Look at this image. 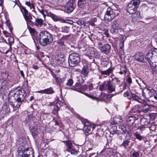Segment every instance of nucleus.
Wrapping results in <instances>:
<instances>
[{
    "label": "nucleus",
    "instance_id": "obj_22",
    "mask_svg": "<svg viewBox=\"0 0 157 157\" xmlns=\"http://www.w3.org/2000/svg\"><path fill=\"white\" fill-rule=\"evenodd\" d=\"M64 143H65L67 147V148L66 149V151H70V150L72 149L73 146L72 143L71 141L70 140H67V141H63Z\"/></svg>",
    "mask_w": 157,
    "mask_h": 157
},
{
    "label": "nucleus",
    "instance_id": "obj_10",
    "mask_svg": "<svg viewBox=\"0 0 157 157\" xmlns=\"http://www.w3.org/2000/svg\"><path fill=\"white\" fill-rule=\"evenodd\" d=\"M135 59L140 63L144 62V56L142 52H136L134 56Z\"/></svg>",
    "mask_w": 157,
    "mask_h": 157
},
{
    "label": "nucleus",
    "instance_id": "obj_24",
    "mask_svg": "<svg viewBox=\"0 0 157 157\" xmlns=\"http://www.w3.org/2000/svg\"><path fill=\"white\" fill-rule=\"evenodd\" d=\"M119 52L121 55H123L124 54V42L120 41L119 43Z\"/></svg>",
    "mask_w": 157,
    "mask_h": 157
},
{
    "label": "nucleus",
    "instance_id": "obj_43",
    "mask_svg": "<svg viewBox=\"0 0 157 157\" xmlns=\"http://www.w3.org/2000/svg\"><path fill=\"white\" fill-rule=\"evenodd\" d=\"M58 44L61 46H63L65 45L64 41L62 40L61 38L60 39H59L57 41Z\"/></svg>",
    "mask_w": 157,
    "mask_h": 157
},
{
    "label": "nucleus",
    "instance_id": "obj_26",
    "mask_svg": "<svg viewBox=\"0 0 157 157\" xmlns=\"http://www.w3.org/2000/svg\"><path fill=\"white\" fill-rule=\"evenodd\" d=\"M86 0H78V6L80 8H82L85 6Z\"/></svg>",
    "mask_w": 157,
    "mask_h": 157
},
{
    "label": "nucleus",
    "instance_id": "obj_36",
    "mask_svg": "<svg viewBox=\"0 0 157 157\" xmlns=\"http://www.w3.org/2000/svg\"><path fill=\"white\" fill-rule=\"evenodd\" d=\"M5 23L7 26L8 27L10 32L11 33H12V30L13 29V28L12 27L11 23L10 22V20H6L5 22Z\"/></svg>",
    "mask_w": 157,
    "mask_h": 157
},
{
    "label": "nucleus",
    "instance_id": "obj_4",
    "mask_svg": "<svg viewBox=\"0 0 157 157\" xmlns=\"http://www.w3.org/2000/svg\"><path fill=\"white\" fill-rule=\"evenodd\" d=\"M116 86L113 85L110 80L105 81L102 84L100 85L99 90L103 91L106 90L108 93H111L115 91Z\"/></svg>",
    "mask_w": 157,
    "mask_h": 157
},
{
    "label": "nucleus",
    "instance_id": "obj_57",
    "mask_svg": "<svg viewBox=\"0 0 157 157\" xmlns=\"http://www.w3.org/2000/svg\"><path fill=\"white\" fill-rule=\"evenodd\" d=\"M116 94H107L106 95V98L107 99H110L113 96L115 95Z\"/></svg>",
    "mask_w": 157,
    "mask_h": 157
},
{
    "label": "nucleus",
    "instance_id": "obj_55",
    "mask_svg": "<svg viewBox=\"0 0 157 157\" xmlns=\"http://www.w3.org/2000/svg\"><path fill=\"white\" fill-rule=\"evenodd\" d=\"M71 34L67 35H63L62 37V40H63L64 41L68 39L69 37L71 36Z\"/></svg>",
    "mask_w": 157,
    "mask_h": 157
},
{
    "label": "nucleus",
    "instance_id": "obj_14",
    "mask_svg": "<svg viewBox=\"0 0 157 157\" xmlns=\"http://www.w3.org/2000/svg\"><path fill=\"white\" fill-rule=\"evenodd\" d=\"M101 51L106 54H108L110 53L111 51V46L108 44L103 45V47L101 49Z\"/></svg>",
    "mask_w": 157,
    "mask_h": 157
},
{
    "label": "nucleus",
    "instance_id": "obj_61",
    "mask_svg": "<svg viewBox=\"0 0 157 157\" xmlns=\"http://www.w3.org/2000/svg\"><path fill=\"white\" fill-rule=\"evenodd\" d=\"M108 29H105L104 32V34L107 37H109V34L108 33Z\"/></svg>",
    "mask_w": 157,
    "mask_h": 157
},
{
    "label": "nucleus",
    "instance_id": "obj_46",
    "mask_svg": "<svg viewBox=\"0 0 157 157\" xmlns=\"http://www.w3.org/2000/svg\"><path fill=\"white\" fill-rule=\"evenodd\" d=\"M49 16L51 17L53 20H60L58 17L53 13H51L49 14Z\"/></svg>",
    "mask_w": 157,
    "mask_h": 157
},
{
    "label": "nucleus",
    "instance_id": "obj_38",
    "mask_svg": "<svg viewBox=\"0 0 157 157\" xmlns=\"http://www.w3.org/2000/svg\"><path fill=\"white\" fill-rule=\"evenodd\" d=\"M154 61H151V63H149L151 66L157 68V59H154Z\"/></svg>",
    "mask_w": 157,
    "mask_h": 157
},
{
    "label": "nucleus",
    "instance_id": "obj_40",
    "mask_svg": "<svg viewBox=\"0 0 157 157\" xmlns=\"http://www.w3.org/2000/svg\"><path fill=\"white\" fill-rule=\"evenodd\" d=\"M75 8H73V7L69 6H66V12L68 13H70L72 12Z\"/></svg>",
    "mask_w": 157,
    "mask_h": 157
},
{
    "label": "nucleus",
    "instance_id": "obj_51",
    "mask_svg": "<svg viewBox=\"0 0 157 157\" xmlns=\"http://www.w3.org/2000/svg\"><path fill=\"white\" fill-rule=\"evenodd\" d=\"M87 88H88V86L86 85L82 86L81 87V88H80V92H79L82 93V90L85 91V90H87Z\"/></svg>",
    "mask_w": 157,
    "mask_h": 157
},
{
    "label": "nucleus",
    "instance_id": "obj_60",
    "mask_svg": "<svg viewBox=\"0 0 157 157\" xmlns=\"http://www.w3.org/2000/svg\"><path fill=\"white\" fill-rule=\"evenodd\" d=\"M56 80L57 84H59L60 85H61L62 82V81L61 79L60 78L58 77Z\"/></svg>",
    "mask_w": 157,
    "mask_h": 157
},
{
    "label": "nucleus",
    "instance_id": "obj_33",
    "mask_svg": "<svg viewBox=\"0 0 157 157\" xmlns=\"http://www.w3.org/2000/svg\"><path fill=\"white\" fill-rule=\"evenodd\" d=\"M151 52L155 59H157V49L155 48L151 49Z\"/></svg>",
    "mask_w": 157,
    "mask_h": 157
},
{
    "label": "nucleus",
    "instance_id": "obj_7",
    "mask_svg": "<svg viewBox=\"0 0 157 157\" xmlns=\"http://www.w3.org/2000/svg\"><path fill=\"white\" fill-rule=\"evenodd\" d=\"M119 23L117 20H114L111 24V32L113 34H117L119 33V30L121 32L122 30V29L119 28Z\"/></svg>",
    "mask_w": 157,
    "mask_h": 157
},
{
    "label": "nucleus",
    "instance_id": "obj_8",
    "mask_svg": "<svg viewBox=\"0 0 157 157\" xmlns=\"http://www.w3.org/2000/svg\"><path fill=\"white\" fill-rule=\"evenodd\" d=\"M95 127V126L94 125L90 124L88 120H86L85 122L84 123L83 130L85 133L90 134L91 132V131L92 130L93 131Z\"/></svg>",
    "mask_w": 157,
    "mask_h": 157
},
{
    "label": "nucleus",
    "instance_id": "obj_47",
    "mask_svg": "<svg viewBox=\"0 0 157 157\" xmlns=\"http://www.w3.org/2000/svg\"><path fill=\"white\" fill-rule=\"evenodd\" d=\"M131 98L133 100L139 101V100L140 99L135 94H132Z\"/></svg>",
    "mask_w": 157,
    "mask_h": 157
},
{
    "label": "nucleus",
    "instance_id": "obj_48",
    "mask_svg": "<svg viewBox=\"0 0 157 157\" xmlns=\"http://www.w3.org/2000/svg\"><path fill=\"white\" fill-rule=\"evenodd\" d=\"M135 135L136 138L140 140H141L144 139V137L143 136H141L138 133H136Z\"/></svg>",
    "mask_w": 157,
    "mask_h": 157
},
{
    "label": "nucleus",
    "instance_id": "obj_2",
    "mask_svg": "<svg viewBox=\"0 0 157 157\" xmlns=\"http://www.w3.org/2000/svg\"><path fill=\"white\" fill-rule=\"evenodd\" d=\"M36 40H39L40 44L42 46H45L49 44L53 40L52 35L48 31H42L36 38Z\"/></svg>",
    "mask_w": 157,
    "mask_h": 157
},
{
    "label": "nucleus",
    "instance_id": "obj_63",
    "mask_svg": "<svg viewBox=\"0 0 157 157\" xmlns=\"http://www.w3.org/2000/svg\"><path fill=\"white\" fill-rule=\"evenodd\" d=\"M76 21V22L78 25H83L84 23V20H78Z\"/></svg>",
    "mask_w": 157,
    "mask_h": 157
},
{
    "label": "nucleus",
    "instance_id": "obj_50",
    "mask_svg": "<svg viewBox=\"0 0 157 157\" xmlns=\"http://www.w3.org/2000/svg\"><path fill=\"white\" fill-rule=\"evenodd\" d=\"M84 81L82 78H77V82H76L79 84H82L84 82Z\"/></svg>",
    "mask_w": 157,
    "mask_h": 157
},
{
    "label": "nucleus",
    "instance_id": "obj_19",
    "mask_svg": "<svg viewBox=\"0 0 157 157\" xmlns=\"http://www.w3.org/2000/svg\"><path fill=\"white\" fill-rule=\"evenodd\" d=\"M65 60V56L63 54H60L59 56L56 59V63L59 64L63 63L64 62Z\"/></svg>",
    "mask_w": 157,
    "mask_h": 157
},
{
    "label": "nucleus",
    "instance_id": "obj_9",
    "mask_svg": "<svg viewBox=\"0 0 157 157\" xmlns=\"http://www.w3.org/2000/svg\"><path fill=\"white\" fill-rule=\"evenodd\" d=\"M116 16L115 12L110 7H108L104 17V20H112Z\"/></svg>",
    "mask_w": 157,
    "mask_h": 157
},
{
    "label": "nucleus",
    "instance_id": "obj_3",
    "mask_svg": "<svg viewBox=\"0 0 157 157\" xmlns=\"http://www.w3.org/2000/svg\"><path fill=\"white\" fill-rule=\"evenodd\" d=\"M137 120L136 117L133 116H128L126 118L127 124H122L119 126V128L125 133H128V132L133 129V125Z\"/></svg>",
    "mask_w": 157,
    "mask_h": 157
},
{
    "label": "nucleus",
    "instance_id": "obj_53",
    "mask_svg": "<svg viewBox=\"0 0 157 157\" xmlns=\"http://www.w3.org/2000/svg\"><path fill=\"white\" fill-rule=\"evenodd\" d=\"M62 22H65L70 24L71 25H74L73 23H75V22H74L72 20H62Z\"/></svg>",
    "mask_w": 157,
    "mask_h": 157
},
{
    "label": "nucleus",
    "instance_id": "obj_37",
    "mask_svg": "<svg viewBox=\"0 0 157 157\" xmlns=\"http://www.w3.org/2000/svg\"><path fill=\"white\" fill-rule=\"evenodd\" d=\"M9 74L6 72H3L2 73V78L4 80H7V79H9L8 76Z\"/></svg>",
    "mask_w": 157,
    "mask_h": 157
},
{
    "label": "nucleus",
    "instance_id": "obj_32",
    "mask_svg": "<svg viewBox=\"0 0 157 157\" xmlns=\"http://www.w3.org/2000/svg\"><path fill=\"white\" fill-rule=\"evenodd\" d=\"M130 141L128 140H124L122 143L120 145V147H124L126 149L127 147L129 145Z\"/></svg>",
    "mask_w": 157,
    "mask_h": 157
},
{
    "label": "nucleus",
    "instance_id": "obj_35",
    "mask_svg": "<svg viewBox=\"0 0 157 157\" xmlns=\"http://www.w3.org/2000/svg\"><path fill=\"white\" fill-rule=\"evenodd\" d=\"M106 94L103 92H101V94L99 95L100 98H97L98 99V101H103V98L105 97H106Z\"/></svg>",
    "mask_w": 157,
    "mask_h": 157
},
{
    "label": "nucleus",
    "instance_id": "obj_16",
    "mask_svg": "<svg viewBox=\"0 0 157 157\" xmlns=\"http://www.w3.org/2000/svg\"><path fill=\"white\" fill-rule=\"evenodd\" d=\"M28 28L33 40H34V38L36 40V38L38 36H37V32L35 29L32 28L29 26H28Z\"/></svg>",
    "mask_w": 157,
    "mask_h": 157
},
{
    "label": "nucleus",
    "instance_id": "obj_6",
    "mask_svg": "<svg viewBox=\"0 0 157 157\" xmlns=\"http://www.w3.org/2000/svg\"><path fill=\"white\" fill-rule=\"evenodd\" d=\"M156 92L153 89H149L145 88L142 91V95L146 99H148L153 96Z\"/></svg>",
    "mask_w": 157,
    "mask_h": 157
},
{
    "label": "nucleus",
    "instance_id": "obj_64",
    "mask_svg": "<svg viewBox=\"0 0 157 157\" xmlns=\"http://www.w3.org/2000/svg\"><path fill=\"white\" fill-rule=\"evenodd\" d=\"M126 36L125 35H124L122 36L121 38L120 41L122 42H124L125 40L126 39Z\"/></svg>",
    "mask_w": 157,
    "mask_h": 157
},
{
    "label": "nucleus",
    "instance_id": "obj_30",
    "mask_svg": "<svg viewBox=\"0 0 157 157\" xmlns=\"http://www.w3.org/2000/svg\"><path fill=\"white\" fill-rule=\"evenodd\" d=\"M76 0H70L67 3V6H71L75 8L76 6L75 5Z\"/></svg>",
    "mask_w": 157,
    "mask_h": 157
},
{
    "label": "nucleus",
    "instance_id": "obj_11",
    "mask_svg": "<svg viewBox=\"0 0 157 157\" xmlns=\"http://www.w3.org/2000/svg\"><path fill=\"white\" fill-rule=\"evenodd\" d=\"M34 151L33 148L31 147L25 148V150L24 151L22 156H34Z\"/></svg>",
    "mask_w": 157,
    "mask_h": 157
},
{
    "label": "nucleus",
    "instance_id": "obj_5",
    "mask_svg": "<svg viewBox=\"0 0 157 157\" xmlns=\"http://www.w3.org/2000/svg\"><path fill=\"white\" fill-rule=\"evenodd\" d=\"M80 58L79 54L73 53L70 54L68 57V63L71 67H74L77 66L80 61Z\"/></svg>",
    "mask_w": 157,
    "mask_h": 157
},
{
    "label": "nucleus",
    "instance_id": "obj_1",
    "mask_svg": "<svg viewBox=\"0 0 157 157\" xmlns=\"http://www.w3.org/2000/svg\"><path fill=\"white\" fill-rule=\"evenodd\" d=\"M10 91L8 95V103L5 102L2 104L0 110V119H3L7 114L12 110L13 111L15 108H19L25 100L26 96L25 91L23 89Z\"/></svg>",
    "mask_w": 157,
    "mask_h": 157
},
{
    "label": "nucleus",
    "instance_id": "obj_44",
    "mask_svg": "<svg viewBox=\"0 0 157 157\" xmlns=\"http://www.w3.org/2000/svg\"><path fill=\"white\" fill-rule=\"evenodd\" d=\"M82 93L84 94L86 96L91 98V99H92L94 100H96L97 101H98V99L97 98H95L91 95H90L87 93H85L84 92H82Z\"/></svg>",
    "mask_w": 157,
    "mask_h": 157
},
{
    "label": "nucleus",
    "instance_id": "obj_58",
    "mask_svg": "<svg viewBox=\"0 0 157 157\" xmlns=\"http://www.w3.org/2000/svg\"><path fill=\"white\" fill-rule=\"evenodd\" d=\"M73 83V81L72 79H70L68 80V82H67V85L69 86L72 85Z\"/></svg>",
    "mask_w": 157,
    "mask_h": 157
},
{
    "label": "nucleus",
    "instance_id": "obj_27",
    "mask_svg": "<svg viewBox=\"0 0 157 157\" xmlns=\"http://www.w3.org/2000/svg\"><path fill=\"white\" fill-rule=\"evenodd\" d=\"M137 7L134 6L133 7L127 8V11L128 13L133 14L137 11Z\"/></svg>",
    "mask_w": 157,
    "mask_h": 157
},
{
    "label": "nucleus",
    "instance_id": "obj_34",
    "mask_svg": "<svg viewBox=\"0 0 157 157\" xmlns=\"http://www.w3.org/2000/svg\"><path fill=\"white\" fill-rule=\"evenodd\" d=\"M117 126L114 125L110 129V133L112 134L117 133Z\"/></svg>",
    "mask_w": 157,
    "mask_h": 157
},
{
    "label": "nucleus",
    "instance_id": "obj_62",
    "mask_svg": "<svg viewBox=\"0 0 157 157\" xmlns=\"http://www.w3.org/2000/svg\"><path fill=\"white\" fill-rule=\"evenodd\" d=\"M135 6L132 3V2L131 1L128 5L127 8H129L133 7Z\"/></svg>",
    "mask_w": 157,
    "mask_h": 157
},
{
    "label": "nucleus",
    "instance_id": "obj_21",
    "mask_svg": "<svg viewBox=\"0 0 157 157\" xmlns=\"http://www.w3.org/2000/svg\"><path fill=\"white\" fill-rule=\"evenodd\" d=\"M30 131L33 136L34 137H35L36 136L38 133L37 126L35 125L32 126L31 128Z\"/></svg>",
    "mask_w": 157,
    "mask_h": 157
},
{
    "label": "nucleus",
    "instance_id": "obj_12",
    "mask_svg": "<svg viewBox=\"0 0 157 157\" xmlns=\"http://www.w3.org/2000/svg\"><path fill=\"white\" fill-rule=\"evenodd\" d=\"M20 6H19V7L24 18L25 20H29L28 19L30 15V13L28 12L25 7L22 6L21 4H20Z\"/></svg>",
    "mask_w": 157,
    "mask_h": 157
},
{
    "label": "nucleus",
    "instance_id": "obj_20",
    "mask_svg": "<svg viewBox=\"0 0 157 157\" xmlns=\"http://www.w3.org/2000/svg\"><path fill=\"white\" fill-rule=\"evenodd\" d=\"M9 86V82L7 80L2 81L1 84L0 86V89H4L6 90L7 89Z\"/></svg>",
    "mask_w": 157,
    "mask_h": 157
},
{
    "label": "nucleus",
    "instance_id": "obj_23",
    "mask_svg": "<svg viewBox=\"0 0 157 157\" xmlns=\"http://www.w3.org/2000/svg\"><path fill=\"white\" fill-rule=\"evenodd\" d=\"M115 124H118L123 122L122 117L120 116L115 117L113 118Z\"/></svg>",
    "mask_w": 157,
    "mask_h": 157
},
{
    "label": "nucleus",
    "instance_id": "obj_41",
    "mask_svg": "<svg viewBox=\"0 0 157 157\" xmlns=\"http://www.w3.org/2000/svg\"><path fill=\"white\" fill-rule=\"evenodd\" d=\"M61 31L63 32L68 33L69 31V28L67 26H64L62 27Z\"/></svg>",
    "mask_w": 157,
    "mask_h": 157
},
{
    "label": "nucleus",
    "instance_id": "obj_18",
    "mask_svg": "<svg viewBox=\"0 0 157 157\" xmlns=\"http://www.w3.org/2000/svg\"><path fill=\"white\" fill-rule=\"evenodd\" d=\"M145 58L149 63H151V61H154L155 59L154 57H153V55L150 50L146 54L145 56Z\"/></svg>",
    "mask_w": 157,
    "mask_h": 157
},
{
    "label": "nucleus",
    "instance_id": "obj_39",
    "mask_svg": "<svg viewBox=\"0 0 157 157\" xmlns=\"http://www.w3.org/2000/svg\"><path fill=\"white\" fill-rule=\"evenodd\" d=\"M46 94H51L54 93V91L53 90L52 87L46 89Z\"/></svg>",
    "mask_w": 157,
    "mask_h": 157
},
{
    "label": "nucleus",
    "instance_id": "obj_29",
    "mask_svg": "<svg viewBox=\"0 0 157 157\" xmlns=\"http://www.w3.org/2000/svg\"><path fill=\"white\" fill-rule=\"evenodd\" d=\"M82 86V84H79L76 82L75 86H73L72 89L78 92H80V88H81Z\"/></svg>",
    "mask_w": 157,
    "mask_h": 157
},
{
    "label": "nucleus",
    "instance_id": "obj_17",
    "mask_svg": "<svg viewBox=\"0 0 157 157\" xmlns=\"http://www.w3.org/2000/svg\"><path fill=\"white\" fill-rule=\"evenodd\" d=\"M89 73V68L88 66L85 64L84 65L82 68L81 71V74L83 75L85 77H87Z\"/></svg>",
    "mask_w": 157,
    "mask_h": 157
},
{
    "label": "nucleus",
    "instance_id": "obj_31",
    "mask_svg": "<svg viewBox=\"0 0 157 157\" xmlns=\"http://www.w3.org/2000/svg\"><path fill=\"white\" fill-rule=\"evenodd\" d=\"M113 69L112 68H109L106 70L101 71V73L102 75H108L111 73Z\"/></svg>",
    "mask_w": 157,
    "mask_h": 157
},
{
    "label": "nucleus",
    "instance_id": "obj_13",
    "mask_svg": "<svg viewBox=\"0 0 157 157\" xmlns=\"http://www.w3.org/2000/svg\"><path fill=\"white\" fill-rule=\"evenodd\" d=\"M153 108V106L152 105L147 104H143L141 106V111L145 113L151 111Z\"/></svg>",
    "mask_w": 157,
    "mask_h": 157
},
{
    "label": "nucleus",
    "instance_id": "obj_56",
    "mask_svg": "<svg viewBox=\"0 0 157 157\" xmlns=\"http://www.w3.org/2000/svg\"><path fill=\"white\" fill-rule=\"evenodd\" d=\"M124 96L125 97H127V98L129 99H130L131 98V96L132 94H129L128 92H126L124 94Z\"/></svg>",
    "mask_w": 157,
    "mask_h": 157
},
{
    "label": "nucleus",
    "instance_id": "obj_45",
    "mask_svg": "<svg viewBox=\"0 0 157 157\" xmlns=\"http://www.w3.org/2000/svg\"><path fill=\"white\" fill-rule=\"evenodd\" d=\"M133 15V16L135 17L136 19L137 18L141 19L140 17V13L139 12H137L136 11Z\"/></svg>",
    "mask_w": 157,
    "mask_h": 157
},
{
    "label": "nucleus",
    "instance_id": "obj_28",
    "mask_svg": "<svg viewBox=\"0 0 157 157\" xmlns=\"http://www.w3.org/2000/svg\"><path fill=\"white\" fill-rule=\"evenodd\" d=\"M8 44L10 45V48L11 49V46L13 44L14 42V38L11 36H9L8 40Z\"/></svg>",
    "mask_w": 157,
    "mask_h": 157
},
{
    "label": "nucleus",
    "instance_id": "obj_15",
    "mask_svg": "<svg viewBox=\"0 0 157 157\" xmlns=\"http://www.w3.org/2000/svg\"><path fill=\"white\" fill-rule=\"evenodd\" d=\"M26 23L27 25V27L29 26L28 25H36L37 26H41L43 24V20H35L34 22H32L31 20H26Z\"/></svg>",
    "mask_w": 157,
    "mask_h": 157
},
{
    "label": "nucleus",
    "instance_id": "obj_59",
    "mask_svg": "<svg viewBox=\"0 0 157 157\" xmlns=\"http://www.w3.org/2000/svg\"><path fill=\"white\" fill-rule=\"evenodd\" d=\"M112 81H115L116 84L118 85L120 83V81L116 77L112 79Z\"/></svg>",
    "mask_w": 157,
    "mask_h": 157
},
{
    "label": "nucleus",
    "instance_id": "obj_49",
    "mask_svg": "<svg viewBox=\"0 0 157 157\" xmlns=\"http://www.w3.org/2000/svg\"><path fill=\"white\" fill-rule=\"evenodd\" d=\"M124 68V70H122V71H120L119 72V73L121 75L124 74V75H126L127 72V70L126 68V67H122V68L121 69V70H122V69Z\"/></svg>",
    "mask_w": 157,
    "mask_h": 157
},
{
    "label": "nucleus",
    "instance_id": "obj_54",
    "mask_svg": "<svg viewBox=\"0 0 157 157\" xmlns=\"http://www.w3.org/2000/svg\"><path fill=\"white\" fill-rule=\"evenodd\" d=\"M139 153L137 151H134L133 152L132 156V157H139Z\"/></svg>",
    "mask_w": 157,
    "mask_h": 157
},
{
    "label": "nucleus",
    "instance_id": "obj_42",
    "mask_svg": "<svg viewBox=\"0 0 157 157\" xmlns=\"http://www.w3.org/2000/svg\"><path fill=\"white\" fill-rule=\"evenodd\" d=\"M141 0H133L132 1V3L136 7H138V6L140 4Z\"/></svg>",
    "mask_w": 157,
    "mask_h": 157
},
{
    "label": "nucleus",
    "instance_id": "obj_52",
    "mask_svg": "<svg viewBox=\"0 0 157 157\" xmlns=\"http://www.w3.org/2000/svg\"><path fill=\"white\" fill-rule=\"evenodd\" d=\"M25 150V148L24 147V146L21 145L18 148V152H23V151L24 150Z\"/></svg>",
    "mask_w": 157,
    "mask_h": 157
},
{
    "label": "nucleus",
    "instance_id": "obj_25",
    "mask_svg": "<svg viewBox=\"0 0 157 157\" xmlns=\"http://www.w3.org/2000/svg\"><path fill=\"white\" fill-rule=\"evenodd\" d=\"M59 110V107L57 105H53V108L52 111V113L56 115L58 114V111Z\"/></svg>",
    "mask_w": 157,
    "mask_h": 157
}]
</instances>
